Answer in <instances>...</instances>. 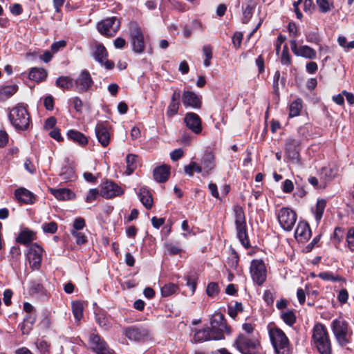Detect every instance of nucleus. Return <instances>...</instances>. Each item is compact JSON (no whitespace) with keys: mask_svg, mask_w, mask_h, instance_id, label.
<instances>
[{"mask_svg":"<svg viewBox=\"0 0 354 354\" xmlns=\"http://www.w3.org/2000/svg\"><path fill=\"white\" fill-rule=\"evenodd\" d=\"M311 341L319 354H332L329 335L324 324L317 323L313 326Z\"/></svg>","mask_w":354,"mask_h":354,"instance_id":"1","label":"nucleus"},{"mask_svg":"<svg viewBox=\"0 0 354 354\" xmlns=\"http://www.w3.org/2000/svg\"><path fill=\"white\" fill-rule=\"evenodd\" d=\"M8 119L12 126L18 132L26 131L31 122L27 108L22 104H18L10 109Z\"/></svg>","mask_w":354,"mask_h":354,"instance_id":"2","label":"nucleus"},{"mask_svg":"<svg viewBox=\"0 0 354 354\" xmlns=\"http://www.w3.org/2000/svg\"><path fill=\"white\" fill-rule=\"evenodd\" d=\"M331 329L337 344L342 347H347L353 335L348 323L341 317L335 319L331 322Z\"/></svg>","mask_w":354,"mask_h":354,"instance_id":"3","label":"nucleus"},{"mask_svg":"<svg viewBox=\"0 0 354 354\" xmlns=\"http://www.w3.org/2000/svg\"><path fill=\"white\" fill-rule=\"evenodd\" d=\"M269 337L277 354H289L290 342L285 333L279 328H269Z\"/></svg>","mask_w":354,"mask_h":354,"instance_id":"4","label":"nucleus"},{"mask_svg":"<svg viewBox=\"0 0 354 354\" xmlns=\"http://www.w3.org/2000/svg\"><path fill=\"white\" fill-rule=\"evenodd\" d=\"M235 214V225L237 236L241 244L245 248L250 247V241L247 234L245 216L243 209L239 205L234 207Z\"/></svg>","mask_w":354,"mask_h":354,"instance_id":"5","label":"nucleus"},{"mask_svg":"<svg viewBox=\"0 0 354 354\" xmlns=\"http://www.w3.org/2000/svg\"><path fill=\"white\" fill-rule=\"evenodd\" d=\"M214 334L216 340L224 338V333L230 334V328L225 323L224 316L221 313H214L211 318V328H209Z\"/></svg>","mask_w":354,"mask_h":354,"instance_id":"6","label":"nucleus"},{"mask_svg":"<svg viewBox=\"0 0 354 354\" xmlns=\"http://www.w3.org/2000/svg\"><path fill=\"white\" fill-rule=\"evenodd\" d=\"M129 37L133 50L136 53H142L145 48L144 35L141 28L135 21L129 24Z\"/></svg>","mask_w":354,"mask_h":354,"instance_id":"7","label":"nucleus"},{"mask_svg":"<svg viewBox=\"0 0 354 354\" xmlns=\"http://www.w3.org/2000/svg\"><path fill=\"white\" fill-rule=\"evenodd\" d=\"M277 219L281 227L285 231L290 232L297 221V214L289 207H282L279 210Z\"/></svg>","mask_w":354,"mask_h":354,"instance_id":"8","label":"nucleus"},{"mask_svg":"<svg viewBox=\"0 0 354 354\" xmlns=\"http://www.w3.org/2000/svg\"><path fill=\"white\" fill-rule=\"evenodd\" d=\"M250 270L253 281L258 286H261L267 277V270L263 261L261 259L252 260Z\"/></svg>","mask_w":354,"mask_h":354,"instance_id":"9","label":"nucleus"},{"mask_svg":"<svg viewBox=\"0 0 354 354\" xmlns=\"http://www.w3.org/2000/svg\"><path fill=\"white\" fill-rule=\"evenodd\" d=\"M120 26V21L115 17H113L99 22L97 24V29L102 35L111 37L118 32Z\"/></svg>","mask_w":354,"mask_h":354,"instance_id":"10","label":"nucleus"},{"mask_svg":"<svg viewBox=\"0 0 354 354\" xmlns=\"http://www.w3.org/2000/svg\"><path fill=\"white\" fill-rule=\"evenodd\" d=\"M236 348L243 354H256L259 343L257 340L250 339L240 334L234 342Z\"/></svg>","mask_w":354,"mask_h":354,"instance_id":"11","label":"nucleus"},{"mask_svg":"<svg viewBox=\"0 0 354 354\" xmlns=\"http://www.w3.org/2000/svg\"><path fill=\"white\" fill-rule=\"evenodd\" d=\"M300 141L295 138H288L286 142L285 154L292 163L299 162Z\"/></svg>","mask_w":354,"mask_h":354,"instance_id":"12","label":"nucleus"},{"mask_svg":"<svg viewBox=\"0 0 354 354\" xmlns=\"http://www.w3.org/2000/svg\"><path fill=\"white\" fill-rule=\"evenodd\" d=\"M43 248L37 243L32 244L28 249L27 258L32 269L39 270L41 266Z\"/></svg>","mask_w":354,"mask_h":354,"instance_id":"13","label":"nucleus"},{"mask_svg":"<svg viewBox=\"0 0 354 354\" xmlns=\"http://www.w3.org/2000/svg\"><path fill=\"white\" fill-rule=\"evenodd\" d=\"M110 125L107 122H100L96 124L95 132L98 142L102 147H106L110 142Z\"/></svg>","mask_w":354,"mask_h":354,"instance_id":"14","label":"nucleus"},{"mask_svg":"<svg viewBox=\"0 0 354 354\" xmlns=\"http://www.w3.org/2000/svg\"><path fill=\"white\" fill-rule=\"evenodd\" d=\"M123 192V189L112 181H106L101 185L100 194L105 198L120 196Z\"/></svg>","mask_w":354,"mask_h":354,"instance_id":"15","label":"nucleus"},{"mask_svg":"<svg viewBox=\"0 0 354 354\" xmlns=\"http://www.w3.org/2000/svg\"><path fill=\"white\" fill-rule=\"evenodd\" d=\"M290 43V48L295 55L309 59H315L316 52L310 46L304 45L298 47L295 39L291 40Z\"/></svg>","mask_w":354,"mask_h":354,"instance_id":"16","label":"nucleus"},{"mask_svg":"<svg viewBox=\"0 0 354 354\" xmlns=\"http://www.w3.org/2000/svg\"><path fill=\"white\" fill-rule=\"evenodd\" d=\"M201 167H202L203 176L209 175L216 167L215 156L211 151H206L201 159Z\"/></svg>","mask_w":354,"mask_h":354,"instance_id":"17","label":"nucleus"},{"mask_svg":"<svg viewBox=\"0 0 354 354\" xmlns=\"http://www.w3.org/2000/svg\"><path fill=\"white\" fill-rule=\"evenodd\" d=\"M187 127L193 133L199 134L202 131L201 120L195 113H187L184 118Z\"/></svg>","mask_w":354,"mask_h":354,"instance_id":"18","label":"nucleus"},{"mask_svg":"<svg viewBox=\"0 0 354 354\" xmlns=\"http://www.w3.org/2000/svg\"><path fill=\"white\" fill-rule=\"evenodd\" d=\"M91 348L97 354H113L112 350H109L106 342L95 334L90 336Z\"/></svg>","mask_w":354,"mask_h":354,"instance_id":"19","label":"nucleus"},{"mask_svg":"<svg viewBox=\"0 0 354 354\" xmlns=\"http://www.w3.org/2000/svg\"><path fill=\"white\" fill-rule=\"evenodd\" d=\"M125 335L131 340L141 341L149 336V331L145 327L131 326L126 329Z\"/></svg>","mask_w":354,"mask_h":354,"instance_id":"20","label":"nucleus"},{"mask_svg":"<svg viewBox=\"0 0 354 354\" xmlns=\"http://www.w3.org/2000/svg\"><path fill=\"white\" fill-rule=\"evenodd\" d=\"M93 82L89 72L84 70L75 80V85L80 92L86 91L92 86Z\"/></svg>","mask_w":354,"mask_h":354,"instance_id":"21","label":"nucleus"},{"mask_svg":"<svg viewBox=\"0 0 354 354\" xmlns=\"http://www.w3.org/2000/svg\"><path fill=\"white\" fill-rule=\"evenodd\" d=\"M15 196L19 202L25 204H33L36 200L35 195L24 187L16 189Z\"/></svg>","mask_w":354,"mask_h":354,"instance_id":"22","label":"nucleus"},{"mask_svg":"<svg viewBox=\"0 0 354 354\" xmlns=\"http://www.w3.org/2000/svg\"><path fill=\"white\" fill-rule=\"evenodd\" d=\"M183 103L185 106H190L193 109H198L201 106V98L194 92L189 91L183 92Z\"/></svg>","mask_w":354,"mask_h":354,"instance_id":"23","label":"nucleus"},{"mask_svg":"<svg viewBox=\"0 0 354 354\" xmlns=\"http://www.w3.org/2000/svg\"><path fill=\"white\" fill-rule=\"evenodd\" d=\"M295 239L301 242L308 240L310 236V230L305 222H299L295 232Z\"/></svg>","mask_w":354,"mask_h":354,"instance_id":"24","label":"nucleus"},{"mask_svg":"<svg viewBox=\"0 0 354 354\" xmlns=\"http://www.w3.org/2000/svg\"><path fill=\"white\" fill-rule=\"evenodd\" d=\"M170 174V167L168 165H163L157 167L153 170V178L158 183H164L167 180Z\"/></svg>","mask_w":354,"mask_h":354,"instance_id":"25","label":"nucleus"},{"mask_svg":"<svg viewBox=\"0 0 354 354\" xmlns=\"http://www.w3.org/2000/svg\"><path fill=\"white\" fill-rule=\"evenodd\" d=\"M138 197L142 205L147 209H150L153 203L152 195L147 187H142L138 192Z\"/></svg>","mask_w":354,"mask_h":354,"instance_id":"26","label":"nucleus"},{"mask_svg":"<svg viewBox=\"0 0 354 354\" xmlns=\"http://www.w3.org/2000/svg\"><path fill=\"white\" fill-rule=\"evenodd\" d=\"M35 239V233L28 229L23 230L16 238V241L21 244L27 245Z\"/></svg>","mask_w":354,"mask_h":354,"instance_id":"27","label":"nucleus"},{"mask_svg":"<svg viewBox=\"0 0 354 354\" xmlns=\"http://www.w3.org/2000/svg\"><path fill=\"white\" fill-rule=\"evenodd\" d=\"M194 339L195 342H201L212 339L216 340L215 338L214 337L213 333L210 330L209 328L197 330L194 335Z\"/></svg>","mask_w":354,"mask_h":354,"instance_id":"28","label":"nucleus"},{"mask_svg":"<svg viewBox=\"0 0 354 354\" xmlns=\"http://www.w3.org/2000/svg\"><path fill=\"white\" fill-rule=\"evenodd\" d=\"M256 7V3L254 0H250V1L245 4L243 5V18L242 22L243 24H248L253 15V10Z\"/></svg>","mask_w":354,"mask_h":354,"instance_id":"29","label":"nucleus"},{"mask_svg":"<svg viewBox=\"0 0 354 354\" xmlns=\"http://www.w3.org/2000/svg\"><path fill=\"white\" fill-rule=\"evenodd\" d=\"M47 77V72L41 68H31L28 77L30 80L39 82L45 80Z\"/></svg>","mask_w":354,"mask_h":354,"instance_id":"30","label":"nucleus"},{"mask_svg":"<svg viewBox=\"0 0 354 354\" xmlns=\"http://www.w3.org/2000/svg\"><path fill=\"white\" fill-rule=\"evenodd\" d=\"M51 194L58 200L65 201L73 197L74 194L68 189H51Z\"/></svg>","mask_w":354,"mask_h":354,"instance_id":"31","label":"nucleus"},{"mask_svg":"<svg viewBox=\"0 0 354 354\" xmlns=\"http://www.w3.org/2000/svg\"><path fill=\"white\" fill-rule=\"evenodd\" d=\"M67 136L69 139L81 145H86L88 142L87 138L82 133L76 130H69Z\"/></svg>","mask_w":354,"mask_h":354,"instance_id":"32","label":"nucleus"},{"mask_svg":"<svg viewBox=\"0 0 354 354\" xmlns=\"http://www.w3.org/2000/svg\"><path fill=\"white\" fill-rule=\"evenodd\" d=\"M338 174V168L335 165H329L323 167L321 170V177L327 180H330L335 178Z\"/></svg>","mask_w":354,"mask_h":354,"instance_id":"33","label":"nucleus"},{"mask_svg":"<svg viewBox=\"0 0 354 354\" xmlns=\"http://www.w3.org/2000/svg\"><path fill=\"white\" fill-rule=\"evenodd\" d=\"M56 86L62 89H71L73 86V80L68 76H60L56 80Z\"/></svg>","mask_w":354,"mask_h":354,"instance_id":"34","label":"nucleus"},{"mask_svg":"<svg viewBox=\"0 0 354 354\" xmlns=\"http://www.w3.org/2000/svg\"><path fill=\"white\" fill-rule=\"evenodd\" d=\"M95 59L101 64L107 58V52L105 47L102 44H98L95 47L94 52Z\"/></svg>","mask_w":354,"mask_h":354,"instance_id":"35","label":"nucleus"},{"mask_svg":"<svg viewBox=\"0 0 354 354\" xmlns=\"http://www.w3.org/2000/svg\"><path fill=\"white\" fill-rule=\"evenodd\" d=\"M71 308L75 319L79 322L83 317V304L79 301H73Z\"/></svg>","mask_w":354,"mask_h":354,"instance_id":"36","label":"nucleus"},{"mask_svg":"<svg viewBox=\"0 0 354 354\" xmlns=\"http://www.w3.org/2000/svg\"><path fill=\"white\" fill-rule=\"evenodd\" d=\"M138 160V156L134 154H128L126 158L127 162V170L125 173L127 175L131 174L134 170L136 169V162Z\"/></svg>","mask_w":354,"mask_h":354,"instance_id":"37","label":"nucleus"},{"mask_svg":"<svg viewBox=\"0 0 354 354\" xmlns=\"http://www.w3.org/2000/svg\"><path fill=\"white\" fill-rule=\"evenodd\" d=\"M302 109V100L299 98L293 101L289 107V116L290 118L299 115Z\"/></svg>","mask_w":354,"mask_h":354,"instance_id":"38","label":"nucleus"},{"mask_svg":"<svg viewBox=\"0 0 354 354\" xmlns=\"http://www.w3.org/2000/svg\"><path fill=\"white\" fill-rule=\"evenodd\" d=\"M281 319L288 326H291L296 322V315L292 310L282 311L280 315Z\"/></svg>","mask_w":354,"mask_h":354,"instance_id":"39","label":"nucleus"},{"mask_svg":"<svg viewBox=\"0 0 354 354\" xmlns=\"http://www.w3.org/2000/svg\"><path fill=\"white\" fill-rule=\"evenodd\" d=\"M61 178L64 181H71L75 178V174L71 167H64L59 173Z\"/></svg>","mask_w":354,"mask_h":354,"instance_id":"40","label":"nucleus"},{"mask_svg":"<svg viewBox=\"0 0 354 354\" xmlns=\"http://www.w3.org/2000/svg\"><path fill=\"white\" fill-rule=\"evenodd\" d=\"M326 205V201L324 199L318 200L314 210L316 221L319 223L322 218L324 209Z\"/></svg>","mask_w":354,"mask_h":354,"instance_id":"41","label":"nucleus"},{"mask_svg":"<svg viewBox=\"0 0 354 354\" xmlns=\"http://www.w3.org/2000/svg\"><path fill=\"white\" fill-rule=\"evenodd\" d=\"M185 174L189 176H192L194 172L202 173V167L196 162L192 161L189 165L184 167Z\"/></svg>","mask_w":354,"mask_h":354,"instance_id":"42","label":"nucleus"},{"mask_svg":"<svg viewBox=\"0 0 354 354\" xmlns=\"http://www.w3.org/2000/svg\"><path fill=\"white\" fill-rule=\"evenodd\" d=\"M10 262L12 267L17 266L19 263V257L21 255V249L19 246H12L10 249Z\"/></svg>","mask_w":354,"mask_h":354,"instance_id":"43","label":"nucleus"},{"mask_svg":"<svg viewBox=\"0 0 354 354\" xmlns=\"http://www.w3.org/2000/svg\"><path fill=\"white\" fill-rule=\"evenodd\" d=\"M316 3L322 13L328 12L333 8V3L329 0H316Z\"/></svg>","mask_w":354,"mask_h":354,"instance_id":"44","label":"nucleus"},{"mask_svg":"<svg viewBox=\"0 0 354 354\" xmlns=\"http://www.w3.org/2000/svg\"><path fill=\"white\" fill-rule=\"evenodd\" d=\"M178 290V286L174 283L165 284L161 288V295L162 297H169Z\"/></svg>","mask_w":354,"mask_h":354,"instance_id":"45","label":"nucleus"},{"mask_svg":"<svg viewBox=\"0 0 354 354\" xmlns=\"http://www.w3.org/2000/svg\"><path fill=\"white\" fill-rule=\"evenodd\" d=\"M203 53L205 58L203 62V64L205 67L210 66V60L212 58V48L209 45H205L203 47Z\"/></svg>","mask_w":354,"mask_h":354,"instance_id":"46","label":"nucleus"},{"mask_svg":"<svg viewBox=\"0 0 354 354\" xmlns=\"http://www.w3.org/2000/svg\"><path fill=\"white\" fill-rule=\"evenodd\" d=\"M318 277L324 281H340L342 277L339 275H334L330 272H323L318 274Z\"/></svg>","mask_w":354,"mask_h":354,"instance_id":"47","label":"nucleus"},{"mask_svg":"<svg viewBox=\"0 0 354 354\" xmlns=\"http://www.w3.org/2000/svg\"><path fill=\"white\" fill-rule=\"evenodd\" d=\"M165 248L168 253L171 255L177 254L182 250L179 243L173 244L171 243H166L165 244Z\"/></svg>","mask_w":354,"mask_h":354,"instance_id":"48","label":"nucleus"},{"mask_svg":"<svg viewBox=\"0 0 354 354\" xmlns=\"http://www.w3.org/2000/svg\"><path fill=\"white\" fill-rule=\"evenodd\" d=\"M42 230L45 233L55 234L57 230V224L55 221L44 223L42 225Z\"/></svg>","mask_w":354,"mask_h":354,"instance_id":"49","label":"nucleus"},{"mask_svg":"<svg viewBox=\"0 0 354 354\" xmlns=\"http://www.w3.org/2000/svg\"><path fill=\"white\" fill-rule=\"evenodd\" d=\"M96 322L101 327L106 330L109 328L111 326V323L109 322L107 317L103 314L96 315Z\"/></svg>","mask_w":354,"mask_h":354,"instance_id":"50","label":"nucleus"},{"mask_svg":"<svg viewBox=\"0 0 354 354\" xmlns=\"http://www.w3.org/2000/svg\"><path fill=\"white\" fill-rule=\"evenodd\" d=\"M180 102H171L167 107V115L169 118L175 115L178 111Z\"/></svg>","mask_w":354,"mask_h":354,"instance_id":"51","label":"nucleus"},{"mask_svg":"<svg viewBox=\"0 0 354 354\" xmlns=\"http://www.w3.org/2000/svg\"><path fill=\"white\" fill-rule=\"evenodd\" d=\"M36 346L41 354H49V344L45 340H39L36 342Z\"/></svg>","mask_w":354,"mask_h":354,"instance_id":"52","label":"nucleus"},{"mask_svg":"<svg viewBox=\"0 0 354 354\" xmlns=\"http://www.w3.org/2000/svg\"><path fill=\"white\" fill-rule=\"evenodd\" d=\"M346 243L351 252H354V228L348 230L346 234Z\"/></svg>","mask_w":354,"mask_h":354,"instance_id":"53","label":"nucleus"},{"mask_svg":"<svg viewBox=\"0 0 354 354\" xmlns=\"http://www.w3.org/2000/svg\"><path fill=\"white\" fill-rule=\"evenodd\" d=\"M17 91V86L15 85H10L3 86L1 88V93L6 97H10L15 94Z\"/></svg>","mask_w":354,"mask_h":354,"instance_id":"54","label":"nucleus"},{"mask_svg":"<svg viewBox=\"0 0 354 354\" xmlns=\"http://www.w3.org/2000/svg\"><path fill=\"white\" fill-rule=\"evenodd\" d=\"M218 292V286L216 283L211 282L207 285L206 292L208 296L213 297Z\"/></svg>","mask_w":354,"mask_h":354,"instance_id":"55","label":"nucleus"},{"mask_svg":"<svg viewBox=\"0 0 354 354\" xmlns=\"http://www.w3.org/2000/svg\"><path fill=\"white\" fill-rule=\"evenodd\" d=\"M71 234L75 238V242L77 244L81 245L86 243V237L83 233L79 232L75 230H72Z\"/></svg>","mask_w":354,"mask_h":354,"instance_id":"56","label":"nucleus"},{"mask_svg":"<svg viewBox=\"0 0 354 354\" xmlns=\"http://www.w3.org/2000/svg\"><path fill=\"white\" fill-rule=\"evenodd\" d=\"M281 62L282 64L288 65L290 64V55L288 53V49L286 46H284L282 51Z\"/></svg>","mask_w":354,"mask_h":354,"instance_id":"57","label":"nucleus"},{"mask_svg":"<svg viewBox=\"0 0 354 354\" xmlns=\"http://www.w3.org/2000/svg\"><path fill=\"white\" fill-rule=\"evenodd\" d=\"M99 194V192L96 189H91L86 197V201L87 203H92L94 201Z\"/></svg>","mask_w":354,"mask_h":354,"instance_id":"58","label":"nucleus"},{"mask_svg":"<svg viewBox=\"0 0 354 354\" xmlns=\"http://www.w3.org/2000/svg\"><path fill=\"white\" fill-rule=\"evenodd\" d=\"M27 322H28V319L26 318V319H24V322L20 326V330H21V331L23 335H28V334H29V333L30 332L31 328H32L31 326L33 324V321H31L30 322V325H28L27 324Z\"/></svg>","mask_w":354,"mask_h":354,"instance_id":"59","label":"nucleus"},{"mask_svg":"<svg viewBox=\"0 0 354 354\" xmlns=\"http://www.w3.org/2000/svg\"><path fill=\"white\" fill-rule=\"evenodd\" d=\"M306 39L307 41L316 44H319V37L318 35L314 32L307 33L306 35Z\"/></svg>","mask_w":354,"mask_h":354,"instance_id":"60","label":"nucleus"},{"mask_svg":"<svg viewBox=\"0 0 354 354\" xmlns=\"http://www.w3.org/2000/svg\"><path fill=\"white\" fill-rule=\"evenodd\" d=\"M85 226L84 219L82 218H77L74 221L73 223V230H80L83 229Z\"/></svg>","mask_w":354,"mask_h":354,"instance_id":"61","label":"nucleus"},{"mask_svg":"<svg viewBox=\"0 0 354 354\" xmlns=\"http://www.w3.org/2000/svg\"><path fill=\"white\" fill-rule=\"evenodd\" d=\"M348 298V293L346 289H342L337 295L339 301L342 304H345Z\"/></svg>","mask_w":354,"mask_h":354,"instance_id":"62","label":"nucleus"},{"mask_svg":"<svg viewBox=\"0 0 354 354\" xmlns=\"http://www.w3.org/2000/svg\"><path fill=\"white\" fill-rule=\"evenodd\" d=\"M44 106L48 111H52L54 107V100L51 95H48L44 99Z\"/></svg>","mask_w":354,"mask_h":354,"instance_id":"63","label":"nucleus"},{"mask_svg":"<svg viewBox=\"0 0 354 354\" xmlns=\"http://www.w3.org/2000/svg\"><path fill=\"white\" fill-rule=\"evenodd\" d=\"M183 154V151L181 149H177L170 153V157L172 160L176 161L182 158Z\"/></svg>","mask_w":354,"mask_h":354,"instance_id":"64","label":"nucleus"}]
</instances>
